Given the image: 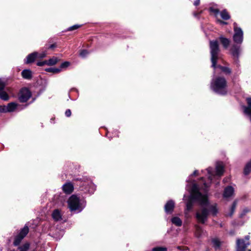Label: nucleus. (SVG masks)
Returning <instances> with one entry per match:
<instances>
[{"label": "nucleus", "mask_w": 251, "mask_h": 251, "mask_svg": "<svg viewBox=\"0 0 251 251\" xmlns=\"http://www.w3.org/2000/svg\"><path fill=\"white\" fill-rule=\"evenodd\" d=\"M206 175L208 179V182L204 180L203 177H201L200 181L202 183V186L200 184H194L192 187L190 196H189V208L191 201L198 202L203 208L199 210L196 213L197 220L202 224L206 221L208 214L207 208L213 214L216 215L218 212L216 204H210L207 199V192L210 184L214 180L219 179L224 172V164L222 162H218L216 166V171L211 167H208L205 170H202L201 173Z\"/></svg>", "instance_id": "obj_1"}, {"label": "nucleus", "mask_w": 251, "mask_h": 251, "mask_svg": "<svg viewBox=\"0 0 251 251\" xmlns=\"http://www.w3.org/2000/svg\"><path fill=\"white\" fill-rule=\"evenodd\" d=\"M69 207L71 211H78L80 212L82 210L83 207L82 204L78 197L75 195H72L69 199L68 201Z\"/></svg>", "instance_id": "obj_5"}, {"label": "nucleus", "mask_w": 251, "mask_h": 251, "mask_svg": "<svg viewBox=\"0 0 251 251\" xmlns=\"http://www.w3.org/2000/svg\"><path fill=\"white\" fill-rule=\"evenodd\" d=\"M219 39L224 47L226 49L227 48L230 43L229 40L227 38L224 37L223 36H220Z\"/></svg>", "instance_id": "obj_16"}, {"label": "nucleus", "mask_w": 251, "mask_h": 251, "mask_svg": "<svg viewBox=\"0 0 251 251\" xmlns=\"http://www.w3.org/2000/svg\"><path fill=\"white\" fill-rule=\"evenodd\" d=\"M94 191V189H93L92 190H89L88 191L90 192V193H93Z\"/></svg>", "instance_id": "obj_44"}, {"label": "nucleus", "mask_w": 251, "mask_h": 251, "mask_svg": "<svg viewBox=\"0 0 251 251\" xmlns=\"http://www.w3.org/2000/svg\"><path fill=\"white\" fill-rule=\"evenodd\" d=\"M199 171L198 170H195L191 176H196L199 175Z\"/></svg>", "instance_id": "obj_40"}, {"label": "nucleus", "mask_w": 251, "mask_h": 251, "mask_svg": "<svg viewBox=\"0 0 251 251\" xmlns=\"http://www.w3.org/2000/svg\"><path fill=\"white\" fill-rule=\"evenodd\" d=\"M29 248V244L25 243L23 246L19 248L20 251H27Z\"/></svg>", "instance_id": "obj_26"}, {"label": "nucleus", "mask_w": 251, "mask_h": 251, "mask_svg": "<svg viewBox=\"0 0 251 251\" xmlns=\"http://www.w3.org/2000/svg\"><path fill=\"white\" fill-rule=\"evenodd\" d=\"M200 0H196L194 2V5L195 6H198L200 4Z\"/></svg>", "instance_id": "obj_39"}, {"label": "nucleus", "mask_w": 251, "mask_h": 251, "mask_svg": "<svg viewBox=\"0 0 251 251\" xmlns=\"http://www.w3.org/2000/svg\"><path fill=\"white\" fill-rule=\"evenodd\" d=\"M79 27H80L79 25H74L73 26H72L68 28V30H69V31L74 30L77 29Z\"/></svg>", "instance_id": "obj_33"}, {"label": "nucleus", "mask_w": 251, "mask_h": 251, "mask_svg": "<svg viewBox=\"0 0 251 251\" xmlns=\"http://www.w3.org/2000/svg\"><path fill=\"white\" fill-rule=\"evenodd\" d=\"M55 47V45L54 44H52V45L50 46L49 48V49H52V48H54Z\"/></svg>", "instance_id": "obj_42"}, {"label": "nucleus", "mask_w": 251, "mask_h": 251, "mask_svg": "<svg viewBox=\"0 0 251 251\" xmlns=\"http://www.w3.org/2000/svg\"><path fill=\"white\" fill-rule=\"evenodd\" d=\"M210 10V11L213 13L215 14V16L217 18L220 13L219 10L214 8H211Z\"/></svg>", "instance_id": "obj_28"}, {"label": "nucleus", "mask_w": 251, "mask_h": 251, "mask_svg": "<svg viewBox=\"0 0 251 251\" xmlns=\"http://www.w3.org/2000/svg\"><path fill=\"white\" fill-rule=\"evenodd\" d=\"M38 53L34 52L31 54H29L25 60L26 64H29L34 61L35 59L37 58Z\"/></svg>", "instance_id": "obj_13"}, {"label": "nucleus", "mask_w": 251, "mask_h": 251, "mask_svg": "<svg viewBox=\"0 0 251 251\" xmlns=\"http://www.w3.org/2000/svg\"><path fill=\"white\" fill-rule=\"evenodd\" d=\"M31 97V93L27 88L22 89L20 93L19 100L21 102L26 101Z\"/></svg>", "instance_id": "obj_8"}, {"label": "nucleus", "mask_w": 251, "mask_h": 251, "mask_svg": "<svg viewBox=\"0 0 251 251\" xmlns=\"http://www.w3.org/2000/svg\"><path fill=\"white\" fill-rule=\"evenodd\" d=\"M29 231L27 226H25L20 232L19 234L15 237L14 241V245L18 246L20 244L22 239L26 236Z\"/></svg>", "instance_id": "obj_7"}, {"label": "nucleus", "mask_w": 251, "mask_h": 251, "mask_svg": "<svg viewBox=\"0 0 251 251\" xmlns=\"http://www.w3.org/2000/svg\"><path fill=\"white\" fill-rule=\"evenodd\" d=\"M52 217L53 219L56 221L61 219V215L58 209H55L53 211Z\"/></svg>", "instance_id": "obj_15"}, {"label": "nucleus", "mask_w": 251, "mask_h": 251, "mask_svg": "<svg viewBox=\"0 0 251 251\" xmlns=\"http://www.w3.org/2000/svg\"><path fill=\"white\" fill-rule=\"evenodd\" d=\"M234 192V188L231 186H228L225 188L223 193V197L225 198H229L233 195Z\"/></svg>", "instance_id": "obj_10"}, {"label": "nucleus", "mask_w": 251, "mask_h": 251, "mask_svg": "<svg viewBox=\"0 0 251 251\" xmlns=\"http://www.w3.org/2000/svg\"><path fill=\"white\" fill-rule=\"evenodd\" d=\"M22 75L25 79H30L31 77V72L29 70H24L22 72Z\"/></svg>", "instance_id": "obj_18"}, {"label": "nucleus", "mask_w": 251, "mask_h": 251, "mask_svg": "<svg viewBox=\"0 0 251 251\" xmlns=\"http://www.w3.org/2000/svg\"><path fill=\"white\" fill-rule=\"evenodd\" d=\"M171 221L172 223L176 226H180L182 225V221L178 217H173Z\"/></svg>", "instance_id": "obj_21"}, {"label": "nucleus", "mask_w": 251, "mask_h": 251, "mask_svg": "<svg viewBox=\"0 0 251 251\" xmlns=\"http://www.w3.org/2000/svg\"><path fill=\"white\" fill-rule=\"evenodd\" d=\"M46 54H46V53L45 52H43L41 53H38L37 58H44V57H45L46 56Z\"/></svg>", "instance_id": "obj_34"}, {"label": "nucleus", "mask_w": 251, "mask_h": 251, "mask_svg": "<svg viewBox=\"0 0 251 251\" xmlns=\"http://www.w3.org/2000/svg\"><path fill=\"white\" fill-rule=\"evenodd\" d=\"M152 251H166V248L163 247H156L152 249Z\"/></svg>", "instance_id": "obj_31"}, {"label": "nucleus", "mask_w": 251, "mask_h": 251, "mask_svg": "<svg viewBox=\"0 0 251 251\" xmlns=\"http://www.w3.org/2000/svg\"><path fill=\"white\" fill-rule=\"evenodd\" d=\"M6 90H7V92H9V89H6Z\"/></svg>", "instance_id": "obj_45"}, {"label": "nucleus", "mask_w": 251, "mask_h": 251, "mask_svg": "<svg viewBox=\"0 0 251 251\" xmlns=\"http://www.w3.org/2000/svg\"><path fill=\"white\" fill-rule=\"evenodd\" d=\"M219 15H220L221 17L225 20H228L230 17L229 14L226 10L222 11Z\"/></svg>", "instance_id": "obj_19"}, {"label": "nucleus", "mask_w": 251, "mask_h": 251, "mask_svg": "<svg viewBox=\"0 0 251 251\" xmlns=\"http://www.w3.org/2000/svg\"><path fill=\"white\" fill-rule=\"evenodd\" d=\"M204 234V232L202 229V228L200 226H197L196 227V235L198 237H201Z\"/></svg>", "instance_id": "obj_22"}, {"label": "nucleus", "mask_w": 251, "mask_h": 251, "mask_svg": "<svg viewBox=\"0 0 251 251\" xmlns=\"http://www.w3.org/2000/svg\"><path fill=\"white\" fill-rule=\"evenodd\" d=\"M228 178H224V179H223V181H224V182H227V181H228Z\"/></svg>", "instance_id": "obj_43"}, {"label": "nucleus", "mask_w": 251, "mask_h": 251, "mask_svg": "<svg viewBox=\"0 0 251 251\" xmlns=\"http://www.w3.org/2000/svg\"><path fill=\"white\" fill-rule=\"evenodd\" d=\"M46 71L48 72H51L53 74H57L61 72V69L57 68H50L46 69Z\"/></svg>", "instance_id": "obj_24"}, {"label": "nucleus", "mask_w": 251, "mask_h": 251, "mask_svg": "<svg viewBox=\"0 0 251 251\" xmlns=\"http://www.w3.org/2000/svg\"><path fill=\"white\" fill-rule=\"evenodd\" d=\"M251 172V160L249 161L246 165L244 168V174L246 175H248Z\"/></svg>", "instance_id": "obj_23"}, {"label": "nucleus", "mask_w": 251, "mask_h": 251, "mask_svg": "<svg viewBox=\"0 0 251 251\" xmlns=\"http://www.w3.org/2000/svg\"><path fill=\"white\" fill-rule=\"evenodd\" d=\"M37 64L39 66H42L45 64H47V61H45L43 62H38Z\"/></svg>", "instance_id": "obj_37"}, {"label": "nucleus", "mask_w": 251, "mask_h": 251, "mask_svg": "<svg viewBox=\"0 0 251 251\" xmlns=\"http://www.w3.org/2000/svg\"><path fill=\"white\" fill-rule=\"evenodd\" d=\"M65 115L67 117H70L71 115V111L70 109H68L65 112Z\"/></svg>", "instance_id": "obj_38"}, {"label": "nucleus", "mask_w": 251, "mask_h": 251, "mask_svg": "<svg viewBox=\"0 0 251 251\" xmlns=\"http://www.w3.org/2000/svg\"><path fill=\"white\" fill-rule=\"evenodd\" d=\"M249 211V210L248 208H244L241 214V217H243Z\"/></svg>", "instance_id": "obj_35"}, {"label": "nucleus", "mask_w": 251, "mask_h": 251, "mask_svg": "<svg viewBox=\"0 0 251 251\" xmlns=\"http://www.w3.org/2000/svg\"><path fill=\"white\" fill-rule=\"evenodd\" d=\"M210 48L212 67L216 71L217 69H219L226 74H230L231 70L229 68L223 67L221 65H216L217 60L218 59V52L219 51L218 42L217 41H210Z\"/></svg>", "instance_id": "obj_3"}, {"label": "nucleus", "mask_w": 251, "mask_h": 251, "mask_svg": "<svg viewBox=\"0 0 251 251\" xmlns=\"http://www.w3.org/2000/svg\"><path fill=\"white\" fill-rule=\"evenodd\" d=\"M88 54V52L86 50H81L80 51L79 55L81 57H85Z\"/></svg>", "instance_id": "obj_29"}, {"label": "nucleus", "mask_w": 251, "mask_h": 251, "mask_svg": "<svg viewBox=\"0 0 251 251\" xmlns=\"http://www.w3.org/2000/svg\"><path fill=\"white\" fill-rule=\"evenodd\" d=\"M226 86V81L224 77H215L211 80V89L218 94L226 95L227 93Z\"/></svg>", "instance_id": "obj_4"}, {"label": "nucleus", "mask_w": 251, "mask_h": 251, "mask_svg": "<svg viewBox=\"0 0 251 251\" xmlns=\"http://www.w3.org/2000/svg\"><path fill=\"white\" fill-rule=\"evenodd\" d=\"M218 22L220 24H222V25H225V24H226V23L225 22H223L220 20H218Z\"/></svg>", "instance_id": "obj_41"}, {"label": "nucleus", "mask_w": 251, "mask_h": 251, "mask_svg": "<svg viewBox=\"0 0 251 251\" xmlns=\"http://www.w3.org/2000/svg\"><path fill=\"white\" fill-rule=\"evenodd\" d=\"M62 189L65 193L70 194L73 191L74 186L71 183L67 182L63 185Z\"/></svg>", "instance_id": "obj_12"}, {"label": "nucleus", "mask_w": 251, "mask_h": 251, "mask_svg": "<svg viewBox=\"0 0 251 251\" xmlns=\"http://www.w3.org/2000/svg\"><path fill=\"white\" fill-rule=\"evenodd\" d=\"M7 107L6 105H0V112H8L7 111Z\"/></svg>", "instance_id": "obj_32"}, {"label": "nucleus", "mask_w": 251, "mask_h": 251, "mask_svg": "<svg viewBox=\"0 0 251 251\" xmlns=\"http://www.w3.org/2000/svg\"><path fill=\"white\" fill-rule=\"evenodd\" d=\"M234 31L233 40L235 44L232 46L230 50L232 56L237 59L241 51V45L243 41V31L241 28L237 26L236 23L234 24Z\"/></svg>", "instance_id": "obj_2"}, {"label": "nucleus", "mask_w": 251, "mask_h": 251, "mask_svg": "<svg viewBox=\"0 0 251 251\" xmlns=\"http://www.w3.org/2000/svg\"><path fill=\"white\" fill-rule=\"evenodd\" d=\"M175 207V202L172 200L169 201L165 205V210L167 213H171Z\"/></svg>", "instance_id": "obj_11"}, {"label": "nucleus", "mask_w": 251, "mask_h": 251, "mask_svg": "<svg viewBox=\"0 0 251 251\" xmlns=\"http://www.w3.org/2000/svg\"><path fill=\"white\" fill-rule=\"evenodd\" d=\"M4 87V83L0 80V98L2 100H9V97L7 93L3 90Z\"/></svg>", "instance_id": "obj_9"}, {"label": "nucleus", "mask_w": 251, "mask_h": 251, "mask_svg": "<svg viewBox=\"0 0 251 251\" xmlns=\"http://www.w3.org/2000/svg\"><path fill=\"white\" fill-rule=\"evenodd\" d=\"M58 61L59 59L58 58L53 56L50 58L49 60L47 61V64L48 65H54L56 64Z\"/></svg>", "instance_id": "obj_20"}, {"label": "nucleus", "mask_w": 251, "mask_h": 251, "mask_svg": "<svg viewBox=\"0 0 251 251\" xmlns=\"http://www.w3.org/2000/svg\"><path fill=\"white\" fill-rule=\"evenodd\" d=\"M250 236L247 235L244 239H237L236 240V251H246L250 245Z\"/></svg>", "instance_id": "obj_6"}, {"label": "nucleus", "mask_w": 251, "mask_h": 251, "mask_svg": "<svg viewBox=\"0 0 251 251\" xmlns=\"http://www.w3.org/2000/svg\"><path fill=\"white\" fill-rule=\"evenodd\" d=\"M212 242L213 246L216 249L218 248L221 245V242L218 239H214L212 240Z\"/></svg>", "instance_id": "obj_27"}, {"label": "nucleus", "mask_w": 251, "mask_h": 251, "mask_svg": "<svg viewBox=\"0 0 251 251\" xmlns=\"http://www.w3.org/2000/svg\"><path fill=\"white\" fill-rule=\"evenodd\" d=\"M237 202L236 201H234L232 204V207L231 208V212L229 213V216H231L233 214L234 210L235 209V207L236 206Z\"/></svg>", "instance_id": "obj_30"}, {"label": "nucleus", "mask_w": 251, "mask_h": 251, "mask_svg": "<svg viewBox=\"0 0 251 251\" xmlns=\"http://www.w3.org/2000/svg\"><path fill=\"white\" fill-rule=\"evenodd\" d=\"M183 200L185 201V204L187 208H188V200L187 199V196L186 195L184 196Z\"/></svg>", "instance_id": "obj_36"}, {"label": "nucleus", "mask_w": 251, "mask_h": 251, "mask_svg": "<svg viewBox=\"0 0 251 251\" xmlns=\"http://www.w3.org/2000/svg\"><path fill=\"white\" fill-rule=\"evenodd\" d=\"M70 64L71 63L69 61L64 62L60 65L59 69H61V71L62 69H65L68 68L70 65Z\"/></svg>", "instance_id": "obj_25"}, {"label": "nucleus", "mask_w": 251, "mask_h": 251, "mask_svg": "<svg viewBox=\"0 0 251 251\" xmlns=\"http://www.w3.org/2000/svg\"><path fill=\"white\" fill-rule=\"evenodd\" d=\"M17 105L16 103L13 102L8 103L6 105L7 107V111L8 112H13L17 108Z\"/></svg>", "instance_id": "obj_17"}, {"label": "nucleus", "mask_w": 251, "mask_h": 251, "mask_svg": "<svg viewBox=\"0 0 251 251\" xmlns=\"http://www.w3.org/2000/svg\"><path fill=\"white\" fill-rule=\"evenodd\" d=\"M248 106H243L244 113L246 115L251 114V98H248L247 99Z\"/></svg>", "instance_id": "obj_14"}]
</instances>
